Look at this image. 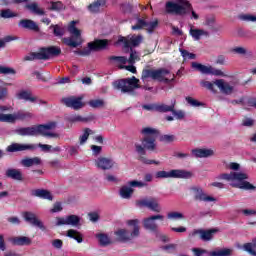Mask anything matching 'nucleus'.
<instances>
[{"mask_svg": "<svg viewBox=\"0 0 256 256\" xmlns=\"http://www.w3.org/2000/svg\"><path fill=\"white\" fill-rule=\"evenodd\" d=\"M48 9L49 11H56V12H61V11H65L66 6L65 4H63V2L61 1H50L48 3Z\"/></svg>", "mask_w": 256, "mask_h": 256, "instance_id": "obj_35", "label": "nucleus"}, {"mask_svg": "<svg viewBox=\"0 0 256 256\" xmlns=\"http://www.w3.org/2000/svg\"><path fill=\"white\" fill-rule=\"evenodd\" d=\"M69 121L71 123H87V121H89V118L82 117L81 115H73L69 117Z\"/></svg>", "mask_w": 256, "mask_h": 256, "instance_id": "obj_51", "label": "nucleus"}, {"mask_svg": "<svg viewBox=\"0 0 256 256\" xmlns=\"http://www.w3.org/2000/svg\"><path fill=\"white\" fill-rule=\"evenodd\" d=\"M91 134H93V130L85 128L83 135H81L79 138L80 145H85V143H87V139H89V135Z\"/></svg>", "mask_w": 256, "mask_h": 256, "instance_id": "obj_47", "label": "nucleus"}, {"mask_svg": "<svg viewBox=\"0 0 256 256\" xmlns=\"http://www.w3.org/2000/svg\"><path fill=\"white\" fill-rule=\"evenodd\" d=\"M193 157L196 159H207L208 157H213L215 151L209 148H196L191 151Z\"/></svg>", "mask_w": 256, "mask_h": 256, "instance_id": "obj_24", "label": "nucleus"}, {"mask_svg": "<svg viewBox=\"0 0 256 256\" xmlns=\"http://www.w3.org/2000/svg\"><path fill=\"white\" fill-rule=\"evenodd\" d=\"M62 105L69 107L70 109H74L75 111H79L83 107V98L81 97H65L61 99Z\"/></svg>", "mask_w": 256, "mask_h": 256, "instance_id": "obj_15", "label": "nucleus"}, {"mask_svg": "<svg viewBox=\"0 0 256 256\" xmlns=\"http://www.w3.org/2000/svg\"><path fill=\"white\" fill-rule=\"evenodd\" d=\"M22 217L26 223H29L30 225H33V227H38V229L45 231V225H43V222L37 218L36 213L26 211L22 213Z\"/></svg>", "mask_w": 256, "mask_h": 256, "instance_id": "obj_16", "label": "nucleus"}, {"mask_svg": "<svg viewBox=\"0 0 256 256\" xmlns=\"http://www.w3.org/2000/svg\"><path fill=\"white\" fill-rule=\"evenodd\" d=\"M119 41L124 43V47H139L141 45V41H143V36H132L130 39L127 38H120Z\"/></svg>", "mask_w": 256, "mask_h": 256, "instance_id": "obj_26", "label": "nucleus"}, {"mask_svg": "<svg viewBox=\"0 0 256 256\" xmlns=\"http://www.w3.org/2000/svg\"><path fill=\"white\" fill-rule=\"evenodd\" d=\"M216 87L223 93V95H233V91L235 90V87L231 86L229 82L218 79L214 81Z\"/></svg>", "mask_w": 256, "mask_h": 256, "instance_id": "obj_23", "label": "nucleus"}, {"mask_svg": "<svg viewBox=\"0 0 256 256\" xmlns=\"http://www.w3.org/2000/svg\"><path fill=\"white\" fill-rule=\"evenodd\" d=\"M63 225H70L71 227H79V225H81V218L73 214L66 217H56L55 226L61 227Z\"/></svg>", "mask_w": 256, "mask_h": 256, "instance_id": "obj_12", "label": "nucleus"}, {"mask_svg": "<svg viewBox=\"0 0 256 256\" xmlns=\"http://www.w3.org/2000/svg\"><path fill=\"white\" fill-rule=\"evenodd\" d=\"M176 101L174 100L171 105L167 104H157L156 105V111L158 113H172L173 109H175Z\"/></svg>", "mask_w": 256, "mask_h": 256, "instance_id": "obj_34", "label": "nucleus"}, {"mask_svg": "<svg viewBox=\"0 0 256 256\" xmlns=\"http://www.w3.org/2000/svg\"><path fill=\"white\" fill-rule=\"evenodd\" d=\"M66 236L70 237V239H75L77 243H83V236L75 229L68 230Z\"/></svg>", "mask_w": 256, "mask_h": 256, "instance_id": "obj_39", "label": "nucleus"}, {"mask_svg": "<svg viewBox=\"0 0 256 256\" xmlns=\"http://www.w3.org/2000/svg\"><path fill=\"white\" fill-rule=\"evenodd\" d=\"M34 59L36 60H43L47 61L48 56L47 53L45 52V48H43L40 52H34Z\"/></svg>", "mask_w": 256, "mask_h": 256, "instance_id": "obj_52", "label": "nucleus"}, {"mask_svg": "<svg viewBox=\"0 0 256 256\" xmlns=\"http://www.w3.org/2000/svg\"><path fill=\"white\" fill-rule=\"evenodd\" d=\"M250 249H253L254 251H256V237L253 238L251 242L245 243L243 245L244 251H250Z\"/></svg>", "mask_w": 256, "mask_h": 256, "instance_id": "obj_54", "label": "nucleus"}, {"mask_svg": "<svg viewBox=\"0 0 256 256\" xmlns=\"http://www.w3.org/2000/svg\"><path fill=\"white\" fill-rule=\"evenodd\" d=\"M33 149H37V146L35 144L14 143L8 146L7 151H9V153H15L17 151H27V150H33Z\"/></svg>", "mask_w": 256, "mask_h": 256, "instance_id": "obj_27", "label": "nucleus"}, {"mask_svg": "<svg viewBox=\"0 0 256 256\" xmlns=\"http://www.w3.org/2000/svg\"><path fill=\"white\" fill-rule=\"evenodd\" d=\"M165 216L161 214L153 215L143 220L144 228L148 231H157V223L155 221H163Z\"/></svg>", "mask_w": 256, "mask_h": 256, "instance_id": "obj_20", "label": "nucleus"}, {"mask_svg": "<svg viewBox=\"0 0 256 256\" xmlns=\"http://www.w3.org/2000/svg\"><path fill=\"white\" fill-rule=\"evenodd\" d=\"M242 125L243 127H253V125H255V120L251 118H244L242 120Z\"/></svg>", "mask_w": 256, "mask_h": 256, "instance_id": "obj_64", "label": "nucleus"}, {"mask_svg": "<svg viewBox=\"0 0 256 256\" xmlns=\"http://www.w3.org/2000/svg\"><path fill=\"white\" fill-rule=\"evenodd\" d=\"M31 195L33 197H39L40 199H46L47 201H53V194L49 190L36 189L32 190Z\"/></svg>", "mask_w": 256, "mask_h": 256, "instance_id": "obj_29", "label": "nucleus"}, {"mask_svg": "<svg viewBox=\"0 0 256 256\" xmlns=\"http://www.w3.org/2000/svg\"><path fill=\"white\" fill-rule=\"evenodd\" d=\"M190 191L193 195L194 201H204V203H215L217 199L213 196L207 195L203 188L199 186H193L190 188Z\"/></svg>", "mask_w": 256, "mask_h": 256, "instance_id": "obj_11", "label": "nucleus"}, {"mask_svg": "<svg viewBox=\"0 0 256 256\" xmlns=\"http://www.w3.org/2000/svg\"><path fill=\"white\" fill-rule=\"evenodd\" d=\"M191 177H193V173L183 169L156 172V179H191Z\"/></svg>", "mask_w": 256, "mask_h": 256, "instance_id": "obj_8", "label": "nucleus"}, {"mask_svg": "<svg viewBox=\"0 0 256 256\" xmlns=\"http://www.w3.org/2000/svg\"><path fill=\"white\" fill-rule=\"evenodd\" d=\"M109 45V40H95L94 42L88 43V48L84 50H76L74 53L76 55L87 56L91 55V51H99L105 49Z\"/></svg>", "mask_w": 256, "mask_h": 256, "instance_id": "obj_10", "label": "nucleus"}, {"mask_svg": "<svg viewBox=\"0 0 256 256\" xmlns=\"http://www.w3.org/2000/svg\"><path fill=\"white\" fill-rule=\"evenodd\" d=\"M18 27H21V29H28L29 31H34L35 33H39L40 28L39 25H37V22L31 20V19H22L18 23Z\"/></svg>", "mask_w": 256, "mask_h": 256, "instance_id": "obj_25", "label": "nucleus"}, {"mask_svg": "<svg viewBox=\"0 0 256 256\" xmlns=\"http://www.w3.org/2000/svg\"><path fill=\"white\" fill-rule=\"evenodd\" d=\"M17 99L23 101H30V103H35L37 101V97L33 96L31 91L29 90H21L16 94Z\"/></svg>", "mask_w": 256, "mask_h": 256, "instance_id": "obj_30", "label": "nucleus"}, {"mask_svg": "<svg viewBox=\"0 0 256 256\" xmlns=\"http://www.w3.org/2000/svg\"><path fill=\"white\" fill-rule=\"evenodd\" d=\"M133 188L129 186H122L120 189V196L122 199H131V195H133Z\"/></svg>", "mask_w": 256, "mask_h": 256, "instance_id": "obj_42", "label": "nucleus"}, {"mask_svg": "<svg viewBox=\"0 0 256 256\" xmlns=\"http://www.w3.org/2000/svg\"><path fill=\"white\" fill-rule=\"evenodd\" d=\"M201 87H204V89H208V91H211L212 93H217V90H215V81L209 82L206 80L200 81Z\"/></svg>", "mask_w": 256, "mask_h": 256, "instance_id": "obj_46", "label": "nucleus"}, {"mask_svg": "<svg viewBox=\"0 0 256 256\" xmlns=\"http://www.w3.org/2000/svg\"><path fill=\"white\" fill-rule=\"evenodd\" d=\"M192 253H194L195 256H204V255H209V256H230L231 255V249H222L218 251H213L210 252L207 251L206 249L202 248H193Z\"/></svg>", "mask_w": 256, "mask_h": 256, "instance_id": "obj_18", "label": "nucleus"}, {"mask_svg": "<svg viewBox=\"0 0 256 256\" xmlns=\"http://www.w3.org/2000/svg\"><path fill=\"white\" fill-rule=\"evenodd\" d=\"M138 205L140 207H147V209L154 211V213H161V206H159V202L155 198L140 200Z\"/></svg>", "mask_w": 256, "mask_h": 256, "instance_id": "obj_22", "label": "nucleus"}, {"mask_svg": "<svg viewBox=\"0 0 256 256\" xmlns=\"http://www.w3.org/2000/svg\"><path fill=\"white\" fill-rule=\"evenodd\" d=\"M167 219L170 221H179L181 219H185V215L181 212L172 211L167 214Z\"/></svg>", "mask_w": 256, "mask_h": 256, "instance_id": "obj_44", "label": "nucleus"}, {"mask_svg": "<svg viewBox=\"0 0 256 256\" xmlns=\"http://www.w3.org/2000/svg\"><path fill=\"white\" fill-rule=\"evenodd\" d=\"M92 155L94 157H99L101 155V151H103V147L97 145H91Z\"/></svg>", "mask_w": 256, "mask_h": 256, "instance_id": "obj_58", "label": "nucleus"}, {"mask_svg": "<svg viewBox=\"0 0 256 256\" xmlns=\"http://www.w3.org/2000/svg\"><path fill=\"white\" fill-rule=\"evenodd\" d=\"M61 211H63L61 202L54 203L53 208L50 210L51 213H61Z\"/></svg>", "mask_w": 256, "mask_h": 256, "instance_id": "obj_60", "label": "nucleus"}, {"mask_svg": "<svg viewBox=\"0 0 256 256\" xmlns=\"http://www.w3.org/2000/svg\"><path fill=\"white\" fill-rule=\"evenodd\" d=\"M189 35L194 41H201L202 37H209V32L207 30L195 28V26H190Z\"/></svg>", "mask_w": 256, "mask_h": 256, "instance_id": "obj_28", "label": "nucleus"}, {"mask_svg": "<svg viewBox=\"0 0 256 256\" xmlns=\"http://www.w3.org/2000/svg\"><path fill=\"white\" fill-rule=\"evenodd\" d=\"M180 53L182 55V57H184L185 59H195L196 55L187 51V50H183L180 49Z\"/></svg>", "mask_w": 256, "mask_h": 256, "instance_id": "obj_59", "label": "nucleus"}, {"mask_svg": "<svg viewBox=\"0 0 256 256\" xmlns=\"http://www.w3.org/2000/svg\"><path fill=\"white\" fill-rule=\"evenodd\" d=\"M110 61H116L117 63H120V65L127 64V57L125 56H110Z\"/></svg>", "mask_w": 256, "mask_h": 256, "instance_id": "obj_56", "label": "nucleus"}, {"mask_svg": "<svg viewBox=\"0 0 256 256\" xmlns=\"http://www.w3.org/2000/svg\"><path fill=\"white\" fill-rule=\"evenodd\" d=\"M33 114L31 112L19 111L14 114H3L0 113L1 123H15V121H26V119H31Z\"/></svg>", "mask_w": 256, "mask_h": 256, "instance_id": "obj_9", "label": "nucleus"}, {"mask_svg": "<svg viewBox=\"0 0 256 256\" xmlns=\"http://www.w3.org/2000/svg\"><path fill=\"white\" fill-rule=\"evenodd\" d=\"M217 233V229L203 230V229H194L189 235V239H193L199 235L201 241H211L213 236Z\"/></svg>", "mask_w": 256, "mask_h": 256, "instance_id": "obj_14", "label": "nucleus"}, {"mask_svg": "<svg viewBox=\"0 0 256 256\" xmlns=\"http://www.w3.org/2000/svg\"><path fill=\"white\" fill-rule=\"evenodd\" d=\"M128 185H130V187H147V184L144 183V182H141V181H137V180H134V181H130L128 183Z\"/></svg>", "mask_w": 256, "mask_h": 256, "instance_id": "obj_62", "label": "nucleus"}, {"mask_svg": "<svg viewBox=\"0 0 256 256\" xmlns=\"http://www.w3.org/2000/svg\"><path fill=\"white\" fill-rule=\"evenodd\" d=\"M172 115H174L178 121H183V119H185V111L183 110H175V108H173Z\"/></svg>", "mask_w": 256, "mask_h": 256, "instance_id": "obj_55", "label": "nucleus"}, {"mask_svg": "<svg viewBox=\"0 0 256 256\" xmlns=\"http://www.w3.org/2000/svg\"><path fill=\"white\" fill-rule=\"evenodd\" d=\"M141 134L143 135L141 139L142 144L136 143L134 145L135 151L138 155V161L143 163V165H159V161L150 160L145 157L147 155V151L157 150V135H159V132L155 128L146 127L141 130Z\"/></svg>", "mask_w": 256, "mask_h": 256, "instance_id": "obj_1", "label": "nucleus"}, {"mask_svg": "<svg viewBox=\"0 0 256 256\" xmlns=\"http://www.w3.org/2000/svg\"><path fill=\"white\" fill-rule=\"evenodd\" d=\"M140 80L132 76L131 78L120 79L113 82L114 89L121 91V93H127L128 95H133L135 89H145V91H153V87L141 86L139 85Z\"/></svg>", "mask_w": 256, "mask_h": 256, "instance_id": "obj_5", "label": "nucleus"}, {"mask_svg": "<svg viewBox=\"0 0 256 256\" xmlns=\"http://www.w3.org/2000/svg\"><path fill=\"white\" fill-rule=\"evenodd\" d=\"M127 225L132 228V232L127 229H118L114 232L118 241H131L135 237H139V221L138 220H128Z\"/></svg>", "mask_w": 256, "mask_h": 256, "instance_id": "obj_6", "label": "nucleus"}, {"mask_svg": "<svg viewBox=\"0 0 256 256\" xmlns=\"http://www.w3.org/2000/svg\"><path fill=\"white\" fill-rule=\"evenodd\" d=\"M218 179H222L224 181L232 182L231 186L236 189H243L244 191H255L256 187L251 184L247 179H249V175L244 172H230L220 174Z\"/></svg>", "mask_w": 256, "mask_h": 256, "instance_id": "obj_4", "label": "nucleus"}, {"mask_svg": "<svg viewBox=\"0 0 256 256\" xmlns=\"http://www.w3.org/2000/svg\"><path fill=\"white\" fill-rule=\"evenodd\" d=\"M154 73H155V70L153 69H144L142 71V76H141V80L143 81V83H146L147 79L154 80Z\"/></svg>", "mask_w": 256, "mask_h": 256, "instance_id": "obj_45", "label": "nucleus"}, {"mask_svg": "<svg viewBox=\"0 0 256 256\" xmlns=\"http://www.w3.org/2000/svg\"><path fill=\"white\" fill-rule=\"evenodd\" d=\"M101 247H107V245H111V238H109V235L104 233H99L96 235Z\"/></svg>", "mask_w": 256, "mask_h": 256, "instance_id": "obj_40", "label": "nucleus"}, {"mask_svg": "<svg viewBox=\"0 0 256 256\" xmlns=\"http://www.w3.org/2000/svg\"><path fill=\"white\" fill-rule=\"evenodd\" d=\"M15 69L7 66L0 65V75H15Z\"/></svg>", "mask_w": 256, "mask_h": 256, "instance_id": "obj_50", "label": "nucleus"}, {"mask_svg": "<svg viewBox=\"0 0 256 256\" xmlns=\"http://www.w3.org/2000/svg\"><path fill=\"white\" fill-rule=\"evenodd\" d=\"M0 17L2 19H13V17H18V14L11 11V9L0 10Z\"/></svg>", "mask_w": 256, "mask_h": 256, "instance_id": "obj_43", "label": "nucleus"}, {"mask_svg": "<svg viewBox=\"0 0 256 256\" xmlns=\"http://www.w3.org/2000/svg\"><path fill=\"white\" fill-rule=\"evenodd\" d=\"M11 242L13 243V245H19V246L30 245L31 244V239H29L26 236H20V237L12 238Z\"/></svg>", "mask_w": 256, "mask_h": 256, "instance_id": "obj_37", "label": "nucleus"}, {"mask_svg": "<svg viewBox=\"0 0 256 256\" xmlns=\"http://www.w3.org/2000/svg\"><path fill=\"white\" fill-rule=\"evenodd\" d=\"M103 5H105L104 0L94 1L93 3H91L88 6V11H90V13H99V11H101V7H103Z\"/></svg>", "mask_w": 256, "mask_h": 256, "instance_id": "obj_36", "label": "nucleus"}, {"mask_svg": "<svg viewBox=\"0 0 256 256\" xmlns=\"http://www.w3.org/2000/svg\"><path fill=\"white\" fill-rule=\"evenodd\" d=\"M6 177L9 179H14V181H23V173L18 169L10 168L6 170Z\"/></svg>", "mask_w": 256, "mask_h": 256, "instance_id": "obj_32", "label": "nucleus"}, {"mask_svg": "<svg viewBox=\"0 0 256 256\" xmlns=\"http://www.w3.org/2000/svg\"><path fill=\"white\" fill-rule=\"evenodd\" d=\"M26 9H28L30 13H33L34 15H38L40 17L45 15V9L41 8L37 2L27 4Z\"/></svg>", "mask_w": 256, "mask_h": 256, "instance_id": "obj_31", "label": "nucleus"}, {"mask_svg": "<svg viewBox=\"0 0 256 256\" xmlns=\"http://www.w3.org/2000/svg\"><path fill=\"white\" fill-rule=\"evenodd\" d=\"M169 70L165 69V68H160V69H156L154 70V81H160V83H173V81H175V74L172 75V78H165V75H169Z\"/></svg>", "mask_w": 256, "mask_h": 256, "instance_id": "obj_21", "label": "nucleus"}, {"mask_svg": "<svg viewBox=\"0 0 256 256\" xmlns=\"http://www.w3.org/2000/svg\"><path fill=\"white\" fill-rule=\"evenodd\" d=\"M165 12L169 15H179L180 17H185L191 13L192 19H199V14L193 11V5L190 4L189 0H176L168 1L165 4Z\"/></svg>", "mask_w": 256, "mask_h": 256, "instance_id": "obj_3", "label": "nucleus"}, {"mask_svg": "<svg viewBox=\"0 0 256 256\" xmlns=\"http://www.w3.org/2000/svg\"><path fill=\"white\" fill-rule=\"evenodd\" d=\"M186 101L191 107H203V103L199 102V100L194 99L191 96L186 97Z\"/></svg>", "mask_w": 256, "mask_h": 256, "instance_id": "obj_53", "label": "nucleus"}, {"mask_svg": "<svg viewBox=\"0 0 256 256\" xmlns=\"http://www.w3.org/2000/svg\"><path fill=\"white\" fill-rule=\"evenodd\" d=\"M95 166L98 169H101L102 171H109L110 169H113L115 165V161L111 158L100 156L95 161Z\"/></svg>", "mask_w": 256, "mask_h": 256, "instance_id": "obj_19", "label": "nucleus"}, {"mask_svg": "<svg viewBox=\"0 0 256 256\" xmlns=\"http://www.w3.org/2000/svg\"><path fill=\"white\" fill-rule=\"evenodd\" d=\"M232 53H235L236 55H247V49L244 47H235L232 49Z\"/></svg>", "mask_w": 256, "mask_h": 256, "instance_id": "obj_61", "label": "nucleus"}, {"mask_svg": "<svg viewBox=\"0 0 256 256\" xmlns=\"http://www.w3.org/2000/svg\"><path fill=\"white\" fill-rule=\"evenodd\" d=\"M159 26V21H147L143 18H138L136 25L132 26L133 31H139L141 29H146L148 33H153V30L156 29Z\"/></svg>", "mask_w": 256, "mask_h": 256, "instance_id": "obj_13", "label": "nucleus"}, {"mask_svg": "<svg viewBox=\"0 0 256 256\" xmlns=\"http://www.w3.org/2000/svg\"><path fill=\"white\" fill-rule=\"evenodd\" d=\"M137 61H141V57L139 56V52L133 50L132 48L130 49V56L129 59H127V63L129 65H135Z\"/></svg>", "mask_w": 256, "mask_h": 256, "instance_id": "obj_41", "label": "nucleus"}, {"mask_svg": "<svg viewBox=\"0 0 256 256\" xmlns=\"http://www.w3.org/2000/svg\"><path fill=\"white\" fill-rule=\"evenodd\" d=\"M57 127V122H48L47 124H40L37 126L30 127H21L16 129L14 132L16 135H20L21 137H37L42 135V137H49L50 139H57L59 134L53 131Z\"/></svg>", "mask_w": 256, "mask_h": 256, "instance_id": "obj_2", "label": "nucleus"}, {"mask_svg": "<svg viewBox=\"0 0 256 256\" xmlns=\"http://www.w3.org/2000/svg\"><path fill=\"white\" fill-rule=\"evenodd\" d=\"M89 105L93 109H99V107H104L105 106V101L103 99L90 100Z\"/></svg>", "mask_w": 256, "mask_h": 256, "instance_id": "obj_48", "label": "nucleus"}, {"mask_svg": "<svg viewBox=\"0 0 256 256\" xmlns=\"http://www.w3.org/2000/svg\"><path fill=\"white\" fill-rule=\"evenodd\" d=\"M75 25L77 21H71L68 25V32L71 37L63 38V43L68 45V47H79L83 41L81 40V30H79Z\"/></svg>", "mask_w": 256, "mask_h": 256, "instance_id": "obj_7", "label": "nucleus"}, {"mask_svg": "<svg viewBox=\"0 0 256 256\" xmlns=\"http://www.w3.org/2000/svg\"><path fill=\"white\" fill-rule=\"evenodd\" d=\"M22 167H33L34 165H41V158H24L20 161Z\"/></svg>", "mask_w": 256, "mask_h": 256, "instance_id": "obj_33", "label": "nucleus"}, {"mask_svg": "<svg viewBox=\"0 0 256 256\" xmlns=\"http://www.w3.org/2000/svg\"><path fill=\"white\" fill-rule=\"evenodd\" d=\"M46 55L48 57V59H50L51 57H59V55H61V48L59 47H48V48H44Z\"/></svg>", "mask_w": 256, "mask_h": 256, "instance_id": "obj_38", "label": "nucleus"}, {"mask_svg": "<svg viewBox=\"0 0 256 256\" xmlns=\"http://www.w3.org/2000/svg\"><path fill=\"white\" fill-rule=\"evenodd\" d=\"M204 25L213 27L215 25V16H207Z\"/></svg>", "mask_w": 256, "mask_h": 256, "instance_id": "obj_63", "label": "nucleus"}, {"mask_svg": "<svg viewBox=\"0 0 256 256\" xmlns=\"http://www.w3.org/2000/svg\"><path fill=\"white\" fill-rule=\"evenodd\" d=\"M192 69H196L203 75H223V71L213 68V66H206L197 62H192Z\"/></svg>", "mask_w": 256, "mask_h": 256, "instance_id": "obj_17", "label": "nucleus"}, {"mask_svg": "<svg viewBox=\"0 0 256 256\" xmlns=\"http://www.w3.org/2000/svg\"><path fill=\"white\" fill-rule=\"evenodd\" d=\"M50 29H53V33L56 37H63L65 35V29L59 27V25H51Z\"/></svg>", "mask_w": 256, "mask_h": 256, "instance_id": "obj_49", "label": "nucleus"}, {"mask_svg": "<svg viewBox=\"0 0 256 256\" xmlns=\"http://www.w3.org/2000/svg\"><path fill=\"white\" fill-rule=\"evenodd\" d=\"M239 18L241 19V21H248V22H252V23L256 22V16L251 15V14L240 15Z\"/></svg>", "mask_w": 256, "mask_h": 256, "instance_id": "obj_57", "label": "nucleus"}]
</instances>
